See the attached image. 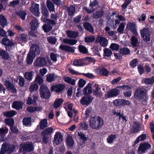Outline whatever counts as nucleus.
Returning <instances> with one entry per match:
<instances>
[{
  "label": "nucleus",
  "mask_w": 154,
  "mask_h": 154,
  "mask_svg": "<svg viewBox=\"0 0 154 154\" xmlns=\"http://www.w3.org/2000/svg\"><path fill=\"white\" fill-rule=\"evenodd\" d=\"M89 126L93 129H100L104 125L103 119L99 116H91L89 120Z\"/></svg>",
  "instance_id": "nucleus-1"
},
{
  "label": "nucleus",
  "mask_w": 154,
  "mask_h": 154,
  "mask_svg": "<svg viewBox=\"0 0 154 154\" xmlns=\"http://www.w3.org/2000/svg\"><path fill=\"white\" fill-rule=\"evenodd\" d=\"M38 84L35 82L30 86L29 88V91L31 92V94L29 95V96L26 102V103L27 104L30 105L33 104L34 105H37L36 101L38 99V94H37L36 93L35 94V92H34V94L32 96L33 99H32V97H31V94L33 92L35 91H37L38 90Z\"/></svg>",
  "instance_id": "nucleus-2"
},
{
  "label": "nucleus",
  "mask_w": 154,
  "mask_h": 154,
  "mask_svg": "<svg viewBox=\"0 0 154 154\" xmlns=\"http://www.w3.org/2000/svg\"><path fill=\"white\" fill-rule=\"evenodd\" d=\"M147 90L143 87L136 88L134 93V98L136 100H142L146 98Z\"/></svg>",
  "instance_id": "nucleus-3"
},
{
  "label": "nucleus",
  "mask_w": 154,
  "mask_h": 154,
  "mask_svg": "<svg viewBox=\"0 0 154 154\" xmlns=\"http://www.w3.org/2000/svg\"><path fill=\"white\" fill-rule=\"evenodd\" d=\"M39 94L40 97L44 99H48L51 96V93L48 87L45 85L40 87Z\"/></svg>",
  "instance_id": "nucleus-4"
},
{
  "label": "nucleus",
  "mask_w": 154,
  "mask_h": 154,
  "mask_svg": "<svg viewBox=\"0 0 154 154\" xmlns=\"http://www.w3.org/2000/svg\"><path fill=\"white\" fill-rule=\"evenodd\" d=\"M141 36L144 41L146 42H149L151 39L150 33L149 30L147 28H145L140 31Z\"/></svg>",
  "instance_id": "nucleus-5"
},
{
  "label": "nucleus",
  "mask_w": 154,
  "mask_h": 154,
  "mask_svg": "<svg viewBox=\"0 0 154 154\" xmlns=\"http://www.w3.org/2000/svg\"><path fill=\"white\" fill-rule=\"evenodd\" d=\"M20 146L24 152H29L32 151L34 149V146L32 142H26L21 144Z\"/></svg>",
  "instance_id": "nucleus-6"
},
{
  "label": "nucleus",
  "mask_w": 154,
  "mask_h": 154,
  "mask_svg": "<svg viewBox=\"0 0 154 154\" xmlns=\"http://www.w3.org/2000/svg\"><path fill=\"white\" fill-rule=\"evenodd\" d=\"M2 41V44L5 46L7 51H10L12 49V47L15 45L13 42L10 40L7 37L3 38Z\"/></svg>",
  "instance_id": "nucleus-7"
},
{
  "label": "nucleus",
  "mask_w": 154,
  "mask_h": 154,
  "mask_svg": "<svg viewBox=\"0 0 154 154\" xmlns=\"http://www.w3.org/2000/svg\"><path fill=\"white\" fill-rule=\"evenodd\" d=\"M94 99V97L89 94H87L82 98L80 100V103L83 105L87 106L91 103Z\"/></svg>",
  "instance_id": "nucleus-8"
},
{
  "label": "nucleus",
  "mask_w": 154,
  "mask_h": 154,
  "mask_svg": "<svg viewBox=\"0 0 154 154\" xmlns=\"http://www.w3.org/2000/svg\"><path fill=\"white\" fill-rule=\"evenodd\" d=\"M151 147V145L148 142L141 143L138 149V150L140 153H144L147 152L148 150L150 149Z\"/></svg>",
  "instance_id": "nucleus-9"
},
{
  "label": "nucleus",
  "mask_w": 154,
  "mask_h": 154,
  "mask_svg": "<svg viewBox=\"0 0 154 154\" xmlns=\"http://www.w3.org/2000/svg\"><path fill=\"white\" fill-rule=\"evenodd\" d=\"M33 64L35 66L42 67L46 65L47 62L44 57H39L36 59Z\"/></svg>",
  "instance_id": "nucleus-10"
},
{
  "label": "nucleus",
  "mask_w": 154,
  "mask_h": 154,
  "mask_svg": "<svg viewBox=\"0 0 154 154\" xmlns=\"http://www.w3.org/2000/svg\"><path fill=\"white\" fill-rule=\"evenodd\" d=\"M65 88V86L63 84L61 83L57 84L51 85V90L56 93H59L63 91Z\"/></svg>",
  "instance_id": "nucleus-11"
},
{
  "label": "nucleus",
  "mask_w": 154,
  "mask_h": 154,
  "mask_svg": "<svg viewBox=\"0 0 154 154\" xmlns=\"http://www.w3.org/2000/svg\"><path fill=\"white\" fill-rule=\"evenodd\" d=\"M63 135L60 132H57L54 135L53 143L57 145L60 144L63 141Z\"/></svg>",
  "instance_id": "nucleus-12"
},
{
  "label": "nucleus",
  "mask_w": 154,
  "mask_h": 154,
  "mask_svg": "<svg viewBox=\"0 0 154 154\" xmlns=\"http://www.w3.org/2000/svg\"><path fill=\"white\" fill-rule=\"evenodd\" d=\"M39 6L38 4H35L32 5L29 8L30 11L32 14L37 17L39 16L40 14L39 12Z\"/></svg>",
  "instance_id": "nucleus-13"
},
{
  "label": "nucleus",
  "mask_w": 154,
  "mask_h": 154,
  "mask_svg": "<svg viewBox=\"0 0 154 154\" xmlns=\"http://www.w3.org/2000/svg\"><path fill=\"white\" fill-rule=\"evenodd\" d=\"M93 88V95L97 97H101L102 96V94L101 92V88L99 87V85L97 84H95L92 85Z\"/></svg>",
  "instance_id": "nucleus-14"
},
{
  "label": "nucleus",
  "mask_w": 154,
  "mask_h": 154,
  "mask_svg": "<svg viewBox=\"0 0 154 154\" xmlns=\"http://www.w3.org/2000/svg\"><path fill=\"white\" fill-rule=\"evenodd\" d=\"M117 87L112 89L107 92L108 97V98L116 97L119 94L120 90Z\"/></svg>",
  "instance_id": "nucleus-15"
},
{
  "label": "nucleus",
  "mask_w": 154,
  "mask_h": 154,
  "mask_svg": "<svg viewBox=\"0 0 154 154\" xmlns=\"http://www.w3.org/2000/svg\"><path fill=\"white\" fill-rule=\"evenodd\" d=\"M127 28L135 35H138L136 29V25L135 23L129 22L127 26Z\"/></svg>",
  "instance_id": "nucleus-16"
},
{
  "label": "nucleus",
  "mask_w": 154,
  "mask_h": 154,
  "mask_svg": "<svg viewBox=\"0 0 154 154\" xmlns=\"http://www.w3.org/2000/svg\"><path fill=\"white\" fill-rule=\"evenodd\" d=\"M29 52L36 55L37 54H39L40 50L39 46L36 44H33L30 47Z\"/></svg>",
  "instance_id": "nucleus-17"
},
{
  "label": "nucleus",
  "mask_w": 154,
  "mask_h": 154,
  "mask_svg": "<svg viewBox=\"0 0 154 154\" xmlns=\"http://www.w3.org/2000/svg\"><path fill=\"white\" fill-rule=\"evenodd\" d=\"M96 42L100 43L101 45L104 47H106L107 45L108 41L107 39L105 38L100 36L97 37Z\"/></svg>",
  "instance_id": "nucleus-18"
},
{
  "label": "nucleus",
  "mask_w": 154,
  "mask_h": 154,
  "mask_svg": "<svg viewBox=\"0 0 154 154\" xmlns=\"http://www.w3.org/2000/svg\"><path fill=\"white\" fill-rule=\"evenodd\" d=\"M28 35L25 33L20 34L17 37L18 41L24 43H26L28 42Z\"/></svg>",
  "instance_id": "nucleus-19"
},
{
  "label": "nucleus",
  "mask_w": 154,
  "mask_h": 154,
  "mask_svg": "<svg viewBox=\"0 0 154 154\" xmlns=\"http://www.w3.org/2000/svg\"><path fill=\"white\" fill-rule=\"evenodd\" d=\"M31 30L33 31H37L39 26V23L36 18L33 19L30 23Z\"/></svg>",
  "instance_id": "nucleus-20"
},
{
  "label": "nucleus",
  "mask_w": 154,
  "mask_h": 154,
  "mask_svg": "<svg viewBox=\"0 0 154 154\" xmlns=\"http://www.w3.org/2000/svg\"><path fill=\"white\" fill-rule=\"evenodd\" d=\"M75 48L71 47L69 45H61L59 47V48L65 51L73 53L75 51L74 48Z\"/></svg>",
  "instance_id": "nucleus-21"
},
{
  "label": "nucleus",
  "mask_w": 154,
  "mask_h": 154,
  "mask_svg": "<svg viewBox=\"0 0 154 154\" xmlns=\"http://www.w3.org/2000/svg\"><path fill=\"white\" fill-rule=\"evenodd\" d=\"M78 135L80 139L83 141L82 144V145L85 144V142L89 139L88 135H85L82 131L78 132Z\"/></svg>",
  "instance_id": "nucleus-22"
},
{
  "label": "nucleus",
  "mask_w": 154,
  "mask_h": 154,
  "mask_svg": "<svg viewBox=\"0 0 154 154\" xmlns=\"http://www.w3.org/2000/svg\"><path fill=\"white\" fill-rule=\"evenodd\" d=\"M36 56L34 54L31 53V52H29L26 59V61L27 63L29 65H31Z\"/></svg>",
  "instance_id": "nucleus-23"
},
{
  "label": "nucleus",
  "mask_w": 154,
  "mask_h": 154,
  "mask_svg": "<svg viewBox=\"0 0 154 154\" xmlns=\"http://www.w3.org/2000/svg\"><path fill=\"white\" fill-rule=\"evenodd\" d=\"M54 130L53 128L52 127L48 128L42 131L41 135H46L50 137L53 133Z\"/></svg>",
  "instance_id": "nucleus-24"
},
{
  "label": "nucleus",
  "mask_w": 154,
  "mask_h": 154,
  "mask_svg": "<svg viewBox=\"0 0 154 154\" xmlns=\"http://www.w3.org/2000/svg\"><path fill=\"white\" fill-rule=\"evenodd\" d=\"M23 103L21 101H14L12 105V107L17 110L23 109Z\"/></svg>",
  "instance_id": "nucleus-25"
},
{
  "label": "nucleus",
  "mask_w": 154,
  "mask_h": 154,
  "mask_svg": "<svg viewBox=\"0 0 154 154\" xmlns=\"http://www.w3.org/2000/svg\"><path fill=\"white\" fill-rule=\"evenodd\" d=\"M5 85L9 90H11L14 93H16L17 92L16 89L15 88L13 84L9 81H6L5 84Z\"/></svg>",
  "instance_id": "nucleus-26"
},
{
  "label": "nucleus",
  "mask_w": 154,
  "mask_h": 154,
  "mask_svg": "<svg viewBox=\"0 0 154 154\" xmlns=\"http://www.w3.org/2000/svg\"><path fill=\"white\" fill-rule=\"evenodd\" d=\"M104 14V11L102 9L95 11L93 13L92 17L94 18L97 19L101 18Z\"/></svg>",
  "instance_id": "nucleus-27"
},
{
  "label": "nucleus",
  "mask_w": 154,
  "mask_h": 154,
  "mask_svg": "<svg viewBox=\"0 0 154 154\" xmlns=\"http://www.w3.org/2000/svg\"><path fill=\"white\" fill-rule=\"evenodd\" d=\"M92 84L91 83H89L88 85L85 87L83 90V94L86 95L87 94H89L92 93V89L91 86Z\"/></svg>",
  "instance_id": "nucleus-28"
},
{
  "label": "nucleus",
  "mask_w": 154,
  "mask_h": 154,
  "mask_svg": "<svg viewBox=\"0 0 154 154\" xmlns=\"http://www.w3.org/2000/svg\"><path fill=\"white\" fill-rule=\"evenodd\" d=\"M83 26L85 29L89 32L93 33L94 31L93 27L91 24L89 22H86L83 23Z\"/></svg>",
  "instance_id": "nucleus-29"
},
{
  "label": "nucleus",
  "mask_w": 154,
  "mask_h": 154,
  "mask_svg": "<svg viewBox=\"0 0 154 154\" xmlns=\"http://www.w3.org/2000/svg\"><path fill=\"white\" fill-rule=\"evenodd\" d=\"M97 70V72L99 74L106 77H107L108 76L109 71L105 68L98 69Z\"/></svg>",
  "instance_id": "nucleus-30"
},
{
  "label": "nucleus",
  "mask_w": 154,
  "mask_h": 154,
  "mask_svg": "<svg viewBox=\"0 0 154 154\" xmlns=\"http://www.w3.org/2000/svg\"><path fill=\"white\" fill-rule=\"evenodd\" d=\"M66 33L68 37L70 38H76L78 35V33L77 32L71 30L67 31Z\"/></svg>",
  "instance_id": "nucleus-31"
},
{
  "label": "nucleus",
  "mask_w": 154,
  "mask_h": 154,
  "mask_svg": "<svg viewBox=\"0 0 154 154\" xmlns=\"http://www.w3.org/2000/svg\"><path fill=\"white\" fill-rule=\"evenodd\" d=\"M2 146L6 147L7 151L9 153H11L14 152L16 148V146L14 144H9L7 146L6 144H2Z\"/></svg>",
  "instance_id": "nucleus-32"
},
{
  "label": "nucleus",
  "mask_w": 154,
  "mask_h": 154,
  "mask_svg": "<svg viewBox=\"0 0 154 154\" xmlns=\"http://www.w3.org/2000/svg\"><path fill=\"white\" fill-rule=\"evenodd\" d=\"M0 56L2 58L5 60H8L10 58L9 54L5 51L2 50L0 48Z\"/></svg>",
  "instance_id": "nucleus-33"
},
{
  "label": "nucleus",
  "mask_w": 154,
  "mask_h": 154,
  "mask_svg": "<svg viewBox=\"0 0 154 154\" xmlns=\"http://www.w3.org/2000/svg\"><path fill=\"white\" fill-rule=\"evenodd\" d=\"M63 102L62 98H59L56 99L53 104L54 108L57 109L60 107Z\"/></svg>",
  "instance_id": "nucleus-34"
},
{
  "label": "nucleus",
  "mask_w": 154,
  "mask_h": 154,
  "mask_svg": "<svg viewBox=\"0 0 154 154\" xmlns=\"http://www.w3.org/2000/svg\"><path fill=\"white\" fill-rule=\"evenodd\" d=\"M42 13L46 18L48 17L49 12L44 3L41 5Z\"/></svg>",
  "instance_id": "nucleus-35"
},
{
  "label": "nucleus",
  "mask_w": 154,
  "mask_h": 154,
  "mask_svg": "<svg viewBox=\"0 0 154 154\" xmlns=\"http://www.w3.org/2000/svg\"><path fill=\"white\" fill-rule=\"evenodd\" d=\"M46 81L49 82H51L55 80V79L57 78V75H55L54 73L48 74L46 75Z\"/></svg>",
  "instance_id": "nucleus-36"
},
{
  "label": "nucleus",
  "mask_w": 154,
  "mask_h": 154,
  "mask_svg": "<svg viewBox=\"0 0 154 154\" xmlns=\"http://www.w3.org/2000/svg\"><path fill=\"white\" fill-rule=\"evenodd\" d=\"M35 72L33 71H30L28 72H26L24 74L25 78L27 80L30 82L33 79Z\"/></svg>",
  "instance_id": "nucleus-37"
},
{
  "label": "nucleus",
  "mask_w": 154,
  "mask_h": 154,
  "mask_svg": "<svg viewBox=\"0 0 154 154\" xmlns=\"http://www.w3.org/2000/svg\"><path fill=\"white\" fill-rule=\"evenodd\" d=\"M16 14L17 16H19L22 20H24L25 19L27 13L25 11L20 10L17 12Z\"/></svg>",
  "instance_id": "nucleus-38"
},
{
  "label": "nucleus",
  "mask_w": 154,
  "mask_h": 154,
  "mask_svg": "<svg viewBox=\"0 0 154 154\" xmlns=\"http://www.w3.org/2000/svg\"><path fill=\"white\" fill-rule=\"evenodd\" d=\"M140 126L141 125L139 123L137 122H134L133 127V129L131 131V133H134L138 132L140 128Z\"/></svg>",
  "instance_id": "nucleus-39"
},
{
  "label": "nucleus",
  "mask_w": 154,
  "mask_h": 154,
  "mask_svg": "<svg viewBox=\"0 0 154 154\" xmlns=\"http://www.w3.org/2000/svg\"><path fill=\"white\" fill-rule=\"evenodd\" d=\"M66 143L70 147L72 146L74 143V141L72 136L68 135L66 139Z\"/></svg>",
  "instance_id": "nucleus-40"
},
{
  "label": "nucleus",
  "mask_w": 154,
  "mask_h": 154,
  "mask_svg": "<svg viewBox=\"0 0 154 154\" xmlns=\"http://www.w3.org/2000/svg\"><path fill=\"white\" fill-rule=\"evenodd\" d=\"M85 64L84 60L82 59H75L73 63V65L74 66H83Z\"/></svg>",
  "instance_id": "nucleus-41"
},
{
  "label": "nucleus",
  "mask_w": 154,
  "mask_h": 154,
  "mask_svg": "<svg viewBox=\"0 0 154 154\" xmlns=\"http://www.w3.org/2000/svg\"><path fill=\"white\" fill-rule=\"evenodd\" d=\"M47 6L49 11L54 12L55 11V8L54 5L52 2L49 0H47Z\"/></svg>",
  "instance_id": "nucleus-42"
},
{
  "label": "nucleus",
  "mask_w": 154,
  "mask_h": 154,
  "mask_svg": "<svg viewBox=\"0 0 154 154\" xmlns=\"http://www.w3.org/2000/svg\"><path fill=\"white\" fill-rule=\"evenodd\" d=\"M17 112L14 110L4 112L3 113V115L8 117H11L16 115Z\"/></svg>",
  "instance_id": "nucleus-43"
},
{
  "label": "nucleus",
  "mask_w": 154,
  "mask_h": 154,
  "mask_svg": "<svg viewBox=\"0 0 154 154\" xmlns=\"http://www.w3.org/2000/svg\"><path fill=\"white\" fill-rule=\"evenodd\" d=\"M31 117H25L23 120V123L24 125L27 126L31 124L32 120Z\"/></svg>",
  "instance_id": "nucleus-44"
},
{
  "label": "nucleus",
  "mask_w": 154,
  "mask_h": 154,
  "mask_svg": "<svg viewBox=\"0 0 154 154\" xmlns=\"http://www.w3.org/2000/svg\"><path fill=\"white\" fill-rule=\"evenodd\" d=\"M7 20L5 16L2 14L0 15V25L4 27L7 25Z\"/></svg>",
  "instance_id": "nucleus-45"
},
{
  "label": "nucleus",
  "mask_w": 154,
  "mask_h": 154,
  "mask_svg": "<svg viewBox=\"0 0 154 154\" xmlns=\"http://www.w3.org/2000/svg\"><path fill=\"white\" fill-rule=\"evenodd\" d=\"M119 53L121 54L122 55H128L130 53V51L128 48L124 47L120 49Z\"/></svg>",
  "instance_id": "nucleus-46"
},
{
  "label": "nucleus",
  "mask_w": 154,
  "mask_h": 154,
  "mask_svg": "<svg viewBox=\"0 0 154 154\" xmlns=\"http://www.w3.org/2000/svg\"><path fill=\"white\" fill-rule=\"evenodd\" d=\"M34 82L37 84H38L39 85H43L44 81L42 77L39 75H37L36 76Z\"/></svg>",
  "instance_id": "nucleus-47"
},
{
  "label": "nucleus",
  "mask_w": 154,
  "mask_h": 154,
  "mask_svg": "<svg viewBox=\"0 0 154 154\" xmlns=\"http://www.w3.org/2000/svg\"><path fill=\"white\" fill-rule=\"evenodd\" d=\"M47 126L48 122L47 119H44L41 121L40 125V128L41 130H43Z\"/></svg>",
  "instance_id": "nucleus-48"
},
{
  "label": "nucleus",
  "mask_w": 154,
  "mask_h": 154,
  "mask_svg": "<svg viewBox=\"0 0 154 154\" xmlns=\"http://www.w3.org/2000/svg\"><path fill=\"white\" fill-rule=\"evenodd\" d=\"M131 44L133 47H136L137 46V44L138 42L137 38L134 36H132L131 39Z\"/></svg>",
  "instance_id": "nucleus-49"
},
{
  "label": "nucleus",
  "mask_w": 154,
  "mask_h": 154,
  "mask_svg": "<svg viewBox=\"0 0 154 154\" xmlns=\"http://www.w3.org/2000/svg\"><path fill=\"white\" fill-rule=\"evenodd\" d=\"M116 135L111 134H110L107 139V141L108 143L111 144L113 142L114 140L116 138Z\"/></svg>",
  "instance_id": "nucleus-50"
},
{
  "label": "nucleus",
  "mask_w": 154,
  "mask_h": 154,
  "mask_svg": "<svg viewBox=\"0 0 154 154\" xmlns=\"http://www.w3.org/2000/svg\"><path fill=\"white\" fill-rule=\"evenodd\" d=\"M64 81L66 83L72 85H75V81L74 79H72L69 77H65Z\"/></svg>",
  "instance_id": "nucleus-51"
},
{
  "label": "nucleus",
  "mask_w": 154,
  "mask_h": 154,
  "mask_svg": "<svg viewBox=\"0 0 154 154\" xmlns=\"http://www.w3.org/2000/svg\"><path fill=\"white\" fill-rule=\"evenodd\" d=\"M52 28V26L48 23H47V24H44L43 26V29L44 32H48L51 31Z\"/></svg>",
  "instance_id": "nucleus-52"
},
{
  "label": "nucleus",
  "mask_w": 154,
  "mask_h": 154,
  "mask_svg": "<svg viewBox=\"0 0 154 154\" xmlns=\"http://www.w3.org/2000/svg\"><path fill=\"white\" fill-rule=\"evenodd\" d=\"M146 137V134H142L139 136L136 139V140L134 142V144H137L140 141H142L144 140Z\"/></svg>",
  "instance_id": "nucleus-53"
},
{
  "label": "nucleus",
  "mask_w": 154,
  "mask_h": 154,
  "mask_svg": "<svg viewBox=\"0 0 154 154\" xmlns=\"http://www.w3.org/2000/svg\"><path fill=\"white\" fill-rule=\"evenodd\" d=\"M5 122L6 125L10 127L13 126L14 124V120L12 118H8L6 119Z\"/></svg>",
  "instance_id": "nucleus-54"
},
{
  "label": "nucleus",
  "mask_w": 154,
  "mask_h": 154,
  "mask_svg": "<svg viewBox=\"0 0 154 154\" xmlns=\"http://www.w3.org/2000/svg\"><path fill=\"white\" fill-rule=\"evenodd\" d=\"M78 48L80 53L84 54H86L88 52L87 49L83 45H79Z\"/></svg>",
  "instance_id": "nucleus-55"
},
{
  "label": "nucleus",
  "mask_w": 154,
  "mask_h": 154,
  "mask_svg": "<svg viewBox=\"0 0 154 154\" xmlns=\"http://www.w3.org/2000/svg\"><path fill=\"white\" fill-rule=\"evenodd\" d=\"M47 40L52 45H55L57 41V39L54 37L50 36L49 37L47 38Z\"/></svg>",
  "instance_id": "nucleus-56"
},
{
  "label": "nucleus",
  "mask_w": 154,
  "mask_h": 154,
  "mask_svg": "<svg viewBox=\"0 0 154 154\" xmlns=\"http://www.w3.org/2000/svg\"><path fill=\"white\" fill-rule=\"evenodd\" d=\"M95 39V37L93 35H90L85 38V42L86 43H91L93 42Z\"/></svg>",
  "instance_id": "nucleus-57"
},
{
  "label": "nucleus",
  "mask_w": 154,
  "mask_h": 154,
  "mask_svg": "<svg viewBox=\"0 0 154 154\" xmlns=\"http://www.w3.org/2000/svg\"><path fill=\"white\" fill-rule=\"evenodd\" d=\"M125 27V24L124 23H122L119 25V27L117 29V31L120 33H123V31L124 30Z\"/></svg>",
  "instance_id": "nucleus-58"
},
{
  "label": "nucleus",
  "mask_w": 154,
  "mask_h": 154,
  "mask_svg": "<svg viewBox=\"0 0 154 154\" xmlns=\"http://www.w3.org/2000/svg\"><path fill=\"white\" fill-rule=\"evenodd\" d=\"M79 127L81 128L82 130H87L89 128L88 124L85 122H81L79 125Z\"/></svg>",
  "instance_id": "nucleus-59"
},
{
  "label": "nucleus",
  "mask_w": 154,
  "mask_h": 154,
  "mask_svg": "<svg viewBox=\"0 0 154 154\" xmlns=\"http://www.w3.org/2000/svg\"><path fill=\"white\" fill-rule=\"evenodd\" d=\"M68 10L69 15L70 16H72L75 11V7L74 6H72L69 8H68Z\"/></svg>",
  "instance_id": "nucleus-60"
},
{
  "label": "nucleus",
  "mask_w": 154,
  "mask_h": 154,
  "mask_svg": "<svg viewBox=\"0 0 154 154\" xmlns=\"http://www.w3.org/2000/svg\"><path fill=\"white\" fill-rule=\"evenodd\" d=\"M110 48L112 50L117 51L119 48V45L118 44L115 43H112L110 45Z\"/></svg>",
  "instance_id": "nucleus-61"
},
{
  "label": "nucleus",
  "mask_w": 154,
  "mask_h": 154,
  "mask_svg": "<svg viewBox=\"0 0 154 154\" xmlns=\"http://www.w3.org/2000/svg\"><path fill=\"white\" fill-rule=\"evenodd\" d=\"M138 62L137 59L135 58L131 60L130 63V65L132 68H134L137 66Z\"/></svg>",
  "instance_id": "nucleus-62"
},
{
  "label": "nucleus",
  "mask_w": 154,
  "mask_h": 154,
  "mask_svg": "<svg viewBox=\"0 0 154 154\" xmlns=\"http://www.w3.org/2000/svg\"><path fill=\"white\" fill-rule=\"evenodd\" d=\"M104 56L106 57H109L112 54V52L111 50L108 48H105L104 50Z\"/></svg>",
  "instance_id": "nucleus-63"
},
{
  "label": "nucleus",
  "mask_w": 154,
  "mask_h": 154,
  "mask_svg": "<svg viewBox=\"0 0 154 154\" xmlns=\"http://www.w3.org/2000/svg\"><path fill=\"white\" fill-rule=\"evenodd\" d=\"M82 16V15L80 14L77 16L73 18V22L75 23H79L80 22Z\"/></svg>",
  "instance_id": "nucleus-64"
}]
</instances>
